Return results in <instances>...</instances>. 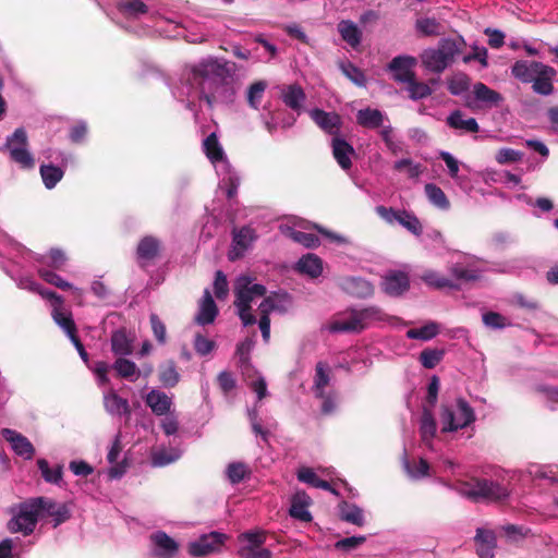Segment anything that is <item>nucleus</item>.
Masks as SVG:
<instances>
[{
    "label": "nucleus",
    "mask_w": 558,
    "mask_h": 558,
    "mask_svg": "<svg viewBox=\"0 0 558 558\" xmlns=\"http://www.w3.org/2000/svg\"><path fill=\"white\" fill-rule=\"evenodd\" d=\"M385 121H388V117L378 109L365 108L361 109L356 113V122L359 125L367 129L384 128Z\"/></svg>",
    "instance_id": "7c9ffc66"
},
{
    "label": "nucleus",
    "mask_w": 558,
    "mask_h": 558,
    "mask_svg": "<svg viewBox=\"0 0 558 558\" xmlns=\"http://www.w3.org/2000/svg\"><path fill=\"white\" fill-rule=\"evenodd\" d=\"M295 268L301 274L317 278L323 272V260L317 255L307 253L298 260Z\"/></svg>",
    "instance_id": "473e14b6"
},
{
    "label": "nucleus",
    "mask_w": 558,
    "mask_h": 558,
    "mask_svg": "<svg viewBox=\"0 0 558 558\" xmlns=\"http://www.w3.org/2000/svg\"><path fill=\"white\" fill-rule=\"evenodd\" d=\"M357 316L362 323L363 329L372 322H383L387 315L377 306H368L357 310Z\"/></svg>",
    "instance_id": "6e6d98bb"
},
{
    "label": "nucleus",
    "mask_w": 558,
    "mask_h": 558,
    "mask_svg": "<svg viewBox=\"0 0 558 558\" xmlns=\"http://www.w3.org/2000/svg\"><path fill=\"white\" fill-rule=\"evenodd\" d=\"M227 536L222 533L210 532L190 543L189 553L193 557H203L217 553L222 547Z\"/></svg>",
    "instance_id": "a211bd4d"
},
{
    "label": "nucleus",
    "mask_w": 558,
    "mask_h": 558,
    "mask_svg": "<svg viewBox=\"0 0 558 558\" xmlns=\"http://www.w3.org/2000/svg\"><path fill=\"white\" fill-rule=\"evenodd\" d=\"M447 124L449 128L464 133H476L480 129L474 118H465L460 110H454L448 116Z\"/></svg>",
    "instance_id": "72a5a7b5"
},
{
    "label": "nucleus",
    "mask_w": 558,
    "mask_h": 558,
    "mask_svg": "<svg viewBox=\"0 0 558 558\" xmlns=\"http://www.w3.org/2000/svg\"><path fill=\"white\" fill-rule=\"evenodd\" d=\"M408 84L409 97L413 100H418L428 97L432 94V88L425 84L416 82L412 78Z\"/></svg>",
    "instance_id": "0e129e2a"
},
{
    "label": "nucleus",
    "mask_w": 558,
    "mask_h": 558,
    "mask_svg": "<svg viewBox=\"0 0 558 558\" xmlns=\"http://www.w3.org/2000/svg\"><path fill=\"white\" fill-rule=\"evenodd\" d=\"M118 11L128 19H140L148 12V7L142 0H117Z\"/></svg>",
    "instance_id": "e433bc0d"
},
{
    "label": "nucleus",
    "mask_w": 558,
    "mask_h": 558,
    "mask_svg": "<svg viewBox=\"0 0 558 558\" xmlns=\"http://www.w3.org/2000/svg\"><path fill=\"white\" fill-rule=\"evenodd\" d=\"M267 83L265 81H257L251 84L246 90V101L252 109L258 110L260 108Z\"/></svg>",
    "instance_id": "a18cd8bd"
},
{
    "label": "nucleus",
    "mask_w": 558,
    "mask_h": 558,
    "mask_svg": "<svg viewBox=\"0 0 558 558\" xmlns=\"http://www.w3.org/2000/svg\"><path fill=\"white\" fill-rule=\"evenodd\" d=\"M312 392L320 400V410L324 414H332L339 404V393L332 383L331 369L324 363L318 362L315 367Z\"/></svg>",
    "instance_id": "423d86ee"
},
{
    "label": "nucleus",
    "mask_w": 558,
    "mask_h": 558,
    "mask_svg": "<svg viewBox=\"0 0 558 558\" xmlns=\"http://www.w3.org/2000/svg\"><path fill=\"white\" fill-rule=\"evenodd\" d=\"M403 468L409 475V477L413 480H420L428 475L429 465L426 460L418 459L410 462L405 457L402 460Z\"/></svg>",
    "instance_id": "09e8293b"
},
{
    "label": "nucleus",
    "mask_w": 558,
    "mask_h": 558,
    "mask_svg": "<svg viewBox=\"0 0 558 558\" xmlns=\"http://www.w3.org/2000/svg\"><path fill=\"white\" fill-rule=\"evenodd\" d=\"M133 339L130 338L125 330L120 329L111 336V350L117 355H129L132 353Z\"/></svg>",
    "instance_id": "37998d69"
},
{
    "label": "nucleus",
    "mask_w": 558,
    "mask_h": 558,
    "mask_svg": "<svg viewBox=\"0 0 558 558\" xmlns=\"http://www.w3.org/2000/svg\"><path fill=\"white\" fill-rule=\"evenodd\" d=\"M376 213L387 223H398L415 236H420L423 232V226L420 219L412 211L377 206Z\"/></svg>",
    "instance_id": "ddd939ff"
},
{
    "label": "nucleus",
    "mask_w": 558,
    "mask_h": 558,
    "mask_svg": "<svg viewBox=\"0 0 558 558\" xmlns=\"http://www.w3.org/2000/svg\"><path fill=\"white\" fill-rule=\"evenodd\" d=\"M235 71V64L222 58L205 57L183 70L180 85L174 96L186 101L189 109L196 99H204L209 107L227 101L231 96V86L227 80Z\"/></svg>",
    "instance_id": "f257e3e1"
},
{
    "label": "nucleus",
    "mask_w": 558,
    "mask_h": 558,
    "mask_svg": "<svg viewBox=\"0 0 558 558\" xmlns=\"http://www.w3.org/2000/svg\"><path fill=\"white\" fill-rule=\"evenodd\" d=\"M437 430L436 421L430 411L425 410L421 417L420 433L422 440L429 445Z\"/></svg>",
    "instance_id": "49530a36"
},
{
    "label": "nucleus",
    "mask_w": 558,
    "mask_h": 558,
    "mask_svg": "<svg viewBox=\"0 0 558 558\" xmlns=\"http://www.w3.org/2000/svg\"><path fill=\"white\" fill-rule=\"evenodd\" d=\"M457 489L462 496L474 500L496 501L505 499L509 495V490L504 484L487 478L476 480L474 483H461Z\"/></svg>",
    "instance_id": "9b49d317"
},
{
    "label": "nucleus",
    "mask_w": 558,
    "mask_h": 558,
    "mask_svg": "<svg viewBox=\"0 0 558 558\" xmlns=\"http://www.w3.org/2000/svg\"><path fill=\"white\" fill-rule=\"evenodd\" d=\"M234 293V304L243 325L255 324L256 318L251 313V304L255 299L263 298L266 294V288L263 284L254 283L250 277L241 276L235 281Z\"/></svg>",
    "instance_id": "6e6552de"
},
{
    "label": "nucleus",
    "mask_w": 558,
    "mask_h": 558,
    "mask_svg": "<svg viewBox=\"0 0 558 558\" xmlns=\"http://www.w3.org/2000/svg\"><path fill=\"white\" fill-rule=\"evenodd\" d=\"M104 404L106 411L113 416H121L129 413V402L121 398L114 390L110 389L104 393Z\"/></svg>",
    "instance_id": "c9c22d12"
},
{
    "label": "nucleus",
    "mask_w": 558,
    "mask_h": 558,
    "mask_svg": "<svg viewBox=\"0 0 558 558\" xmlns=\"http://www.w3.org/2000/svg\"><path fill=\"white\" fill-rule=\"evenodd\" d=\"M8 254L15 264H22L23 262L33 264L38 275L46 282L60 289L70 287V283L58 274L66 262L65 254L60 250L52 248L46 255H38L21 244L11 243Z\"/></svg>",
    "instance_id": "f03ea898"
},
{
    "label": "nucleus",
    "mask_w": 558,
    "mask_h": 558,
    "mask_svg": "<svg viewBox=\"0 0 558 558\" xmlns=\"http://www.w3.org/2000/svg\"><path fill=\"white\" fill-rule=\"evenodd\" d=\"M227 477L232 484L242 482L247 474V468L244 463L233 462L227 468Z\"/></svg>",
    "instance_id": "338daca9"
},
{
    "label": "nucleus",
    "mask_w": 558,
    "mask_h": 558,
    "mask_svg": "<svg viewBox=\"0 0 558 558\" xmlns=\"http://www.w3.org/2000/svg\"><path fill=\"white\" fill-rule=\"evenodd\" d=\"M324 329L331 333L360 332L363 330L362 323L357 316V310H350L339 313L324 326Z\"/></svg>",
    "instance_id": "f3484780"
},
{
    "label": "nucleus",
    "mask_w": 558,
    "mask_h": 558,
    "mask_svg": "<svg viewBox=\"0 0 558 558\" xmlns=\"http://www.w3.org/2000/svg\"><path fill=\"white\" fill-rule=\"evenodd\" d=\"M145 402L151 412L158 416L170 413L173 404L172 397L158 389H151L146 395Z\"/></svg>",
    "instance_id": "393cba45"
},
{
    "label": "nucleus",
    "mask_w": 558,
    "mask_h": 558,
    "mask_svg": "<svg viewBox=\"0 0 558 558\" xmlns=\"http://www.w3.org/2000/svg\"><path fill=\"white\" fill-rule=\"evenodd\" d=\"M160 243L154 236L143 238L137 245V258L141 265H145L147 262L153 260L159 252Z\"/></svg>",
    "instance_id": "f704fd0d"
},
{
    "label": "nucleus",
    "mask_w": 558,
    "mask_h": 558,
    "mask_svg": "<svg viewBox=\"0 0 558 558\" xmlns=\"http://www.w3.org/2000/svg\"><path fill=\"white\" fill-rule=\"evenodd\" d=\"M1 435L10 444L15 454L25 460H31L34 457L35 448L33 444L21 433L11 428H3Z\"/></svg>",
    "instance_id": "412c9836"
},
{
    "label": "nucleus",
    "mask_w": 558,
    "mask_h": 558,
    "mask_svg": "<svg viewBox=\"0 0 558 558\" xmlns=\"http://www.w3.org/2000/svg\"><path fill=\"white\" fill-rule=\"evenodd\" d=\"M112 367L117 371L118 375L131 381H135L140 376V371L134 362L125 359H118Z\"/></svg>",
    "instance_id": "3c124183"
},
{
    "label": "nucleus",
    "mask_w": 558,
    "mask_h": 558,
    "mask_svg": "<svg viewBox=\"0 0 558 558\" xmlns=\"http://www.w3.org/2000/svg\"><path fill=\"white\" fill-rule=\"evenodd\" d=\"M338 31L344 41L351 47H356L361 43V31L352 21H341L338 24Z\"/></svg>",
    "instance_id": "c03bdc74"
},
{
    "label": "nucleus",
    "mask_w": 558,
    "mask_h": 558,
    "mask_svg": "<svg viewBox=\"0 0 558 558\" xmlns=\"http://www.w3.org/2000/svg\"><path fill=\"white\" fill-rule=\"evenodd\" d=\"M65 506H60L52 499L34 498L21 506L19 513L9 522V529L11 532H23L28 535L34 531L39 517L53 515L58 524L65 520Z\"/></svg>",
    "instance_id": "7ed1b4c3"
},
{
    "label": "nucleus",
    "mask_w": 558,
    "mask_h": 558,
    "mask_svg": "<svg viewBox=\"0 0 558 558\" xmlns=\"http://www.w3.org/2000/svg\"><path fill=\"white\" fill-rule=\"evenodd\" d=\"M339 517L342 521L363 526L365 523L363 510L355 504L342 501L339 504Z\"/></svg>",
    "instance_id": "4c0bfd02"
},
{
    "label": "nucleus",
    "mask_w": 558,
    "mask_h": 558,
    "mask_svg": "<svg viewBox=\"0 0 558 558\" xmlns=\"http://www.w3.org/2000/svg\"><path fill=\"white\" fill-rule=\"evenodd\" d=\"M311 498L305 492H296L291 500L289 513L292 518L302 522L312 521V514L308 511Z\"/></svg>",
    "instance_id": "c756f323"
},
{
    "label": "nucleus",
    "mask_w": 558,
    "mask_h": 558,
    "mask_svg": "<svg viewBox=\"0 0 558 558\" xmlns=\"http://www.w3.org/2000/svg\"><path fill=\"white\" fill-rule=\"evenodd\" d=\"M470 80L464 74H456L448 82V90L456 96L462 95L469 89Z\"/></svg>",
    "instance_id": "69168bd1"
},
{
    "label": "nucleus",
    "mask_w": 558,
    "mask_h": 558,
    "mask_svg": "<svg viewBox=\"0 0 558 558\" xmlns=\"http://www.w3.org/2000/svg\"><path fill=\"white\" fill-rule=\"evenodd\" d=\"M182 454L179 448L158 449L153 453L151 461L155 466H165L175 462Z\"/></svg>",
    "instance_id": "603ef678"
},
{
    "label": "nucleus",
    "mask_w": 558,
    "mask_h": 558,
    "mask_svg": "<svg viewBox=\"0 0 558 558\" xmlns=\"http://www.w3.org/2000/svg\"><path fill=\"white\" fill-rule=\"evenodd\" d=\"M239 541L241 543H246L239 549V555L245 556L246 553L260 547L265 543L266 536L263 531H248L240 534Z\"/></svg>",
    "instance_id": "79ce46f5"
},
{
    "label": "nucleus",
    "mask_w": 558,
    "mask_h": 558,
    "mask_svg": "<svg viewBox=\"0 0 558 558\" xmlns=\"http://www.w3.org/2000/svg\"><path fill=\"white\" fill-rule=\"evenodd\" d=\"M425 195L428 202L440 210H448L450 208V202L446 196L445 192L434 183H427L424 186Z\"/></svg>",
    "instance_id": "ea45409f"
},
{
    "label": "nucleus",
    "mask_w": 558,
    "mask_h": 558,
    "mask_svg": "<svg viewBox=\"0 0 558 558\" xmlns=\"http://www.w3.org/2000/svg\"><path fill=\"white\" fill-rule=\"evenodd\" d=\"M311 119L327 134L339 136L342 125L341 117L337 112H327L315 108L308 112Z\"/></svg>",
    "instance_id": "6ab92c4d"
},
{
    "label": "nucleus",
    "mask_w": 558,
    "mask_h": 558,
    "mask_svg": "<svg viewBox=\"0 0 558 558\" xmlns=\"http://www.w3.org/2000/svg\"><path fill=\"white\" fill-rule=\"evenodd\" d=\"M158 377L160 384L166 388H172L180 381V373L173 361H166L158 367Z\"/></svg>",
    "instance_id": "58836bf2"
},
{
    "label": "nucleus",
    "mask_w": 558,
    "mask_h": 558,
    "mask_svg": "<svg viewBox=\"0 0 558 558\" xmlns=\"http://www.w3.org/2000/svg\"><path fill=\"white\" fill-rule=\"evenodd\" d=\"M38 469L40 470L41 476L48 483L58 484L62 478V466L56 465L50 468L49 463L45 459L37 461Z\"/></svg>",
    "instance_id": "5fc2aeb1"
},
{
    "label": "nucleus",
    "mask_w": 558,
    "mask_h": 558,
    "mask_svg": "<svg viewBox=\"0 0 558 558\" xmlns=\"http://www.w3.org/2000/svg\"><path fill=\"white\" fill-rule=\"evenodd\" d=\"M416 31L424 36L440 34V24L432 17H421L415 23Z\"/></svg>",
    "instance_id": "680f3d73"
},
{
    "label": "nucleus",
    "mask_w": 558,
    "mask_h": 558,
    "mask_svg": "<svg viewBox=\"0 0 558 558\" xmlns=\"http://www.w3.org/2000/svg\"><path fill=\"white\" fill-rule=\"evenodd\" d=\"M332 155L338 165L343 170H349L352 166V157L355 154L354 148L340 135L331 138Z\"/></svg>",
    "instance_id": "b1692460"
},
{
    "label": "nucleus",
    "mask_w": 558,
    "mask_h": 558,
    "mask_svg": "<svg viewBox=\"0 0 558 558\" xmlns=\"http://www.w3.org/2000/svg\"><path fill=\"white\" fill-rule=\"evenodd\" d=\"M15 281L19 288L37 293L50 301L51 315L54 323L63 330L66 337H70V313L63 300L53 292L41 288L39 283L29 277H21L15 279Z\"/></svg>",
    "instance_id": "9d476101"
},
{
    "label": "nucleus",
    "mask_w": 558,
    "mask_h": 558,
    "mask_svg": "<svg viewBox=\"0 0 558 558\" xmlns=\"http://www.w3.org/2000/svg\"><path fill=\"white\" fill-rule=\"evenodd\" d=\"M256 235L252 228L244 227L233 232L232 250L229 252V258L234 260L243 255L255 240Z\"/></svg>",
    "instance_id": "a878e982"
},
{
    "label": "nucleus",
    "mask_w": 558,
    "mask_h": 558,
    "mask_svg": "<svg viewBox=\"0 0 558 558\" xmlns=\"http://www.w3.org/2000/svg\"><path fill=\"white\" fill-rule=\"evenodd\" d=\"M439 157L446 163L448 173L451 179L458 177V172L460 171L461 166L462 168L468 169V166L462 165L453 155L448 151H440Z\"/></svg>",
    "instance_id": "774afa93"
},
{
    "label": "nucleus",
    "mask_w": 558,
    "mask_h": 558,
    "mask_svg": "<svg viewBox=\"0 0 558 558\" xmlns=\"http://www.w3.org/2000/svg\"><path fill=\"white\" fill-rule=\"evenodd\" d=\"M409 288V276L400 270H389L381 279V289L390 296H399L408 291Z\"/></svg>",
    "instance_id": "aec40b11"
},
{
    "label": "nucleus",
    "mask_w": 558,
    "mask_h": 558,
    "mask_svg": "<svg viewBox=\"0 0 558 558\" xmlns=\"http://www.w3.org/2000/svg\"><path fill=\"white\" fill-rule=\"evenodd\" d=\"M463 39L442 38L437 48L425 49L421 54L423 65L433 73L444 72L461 52Z\"/></svg>",
    "instance_id": "0eeeda50"
},
{
    "label": "nucleus",
    "mask_w": 558,
    "mask_h": 558,
    "mask_svg": "<svg viewBox=\"0 0 558 558\" xmlns=\"http://www.w3.org/2000/svg\"><path fill=\"white\" fill-rule=\"evenodd\" d=\"M218 315V308L208 289L204 291L203 298L198 304V312L195 316V322L201 325H209L214 323Z\"/></svg>",
    "instance_id": "c85d7f7f"
},
{
    "label": "nucleus",
    "mask_w": 558,
    "mask_h": 558,
    "mask_svg": "<svg viewBox=\"0 0 558 558\" xmlns=\"http://www.w3.org/2000/svg\"><path fill=\"white\" fill-rule=\"evenodd\" d=\"M289 301L287 294H272L263 300L258 306L260 313L259 329L262 331L263 340L267 343L270 338V319L269 314L272 312H282L286 308V303Z\"/></svg>",
    "instance_id": "dca6fc26"
},
{
    "label": "nucleus",
    "mask_w": 558,
    "mask_h": 558,
    "mask_svg": "<svg viewBox=\"0 0 558 558\" xmlns=\"http://www.w3.org/2000/svg\"><path fill=\"white\" fill-rule=\"evenodd\" d=\"M339 68L341 72L355 85L357 86H364L366 83L364 73L355 66L353 63L347 61V62H340Z\"/></svg>",
    "instance_id": "4d7b16f0"
},
{
    "label": "nucleus",
    "mask_w": 558,
    "mask_h": 558,
    "mask_svg": "<svg viewBox=\"0 0 558 558\" xmlns=\"http://www.w3.org/2000/svg\"><path fill=\"white\" fill-rule=\"evenodd\" d=\"M444 355V350L425 349L421 352L418 360L425 368L432 369L442 360Z\"/></svg>",
    "instance_id": "13d9d810"
},
{
    "label": "nucleus",
    "mask_w": 558,
    "mask_h": 558,
    "mask_svg": "<svg viewBox=\"0 0 558 558\" xmlns=\"http://www.w3.org/2000/svg\"><path fill=\"white\" fill-rule=\"evenodd\" d=\"M203 150L210 160L220 178V187L226 189L228 198H232L236 194L240 179L238 174L231 170L230 163L226 157L216 133L209 134L203 141Z\"/></svg>",
    "instance_id": "39448f33"
},
{
    "label": "nucleus",
    "mask_w": 558,
    "mask_h": 558,
    "mask_svg": "<svg viewBox=\"0 0 558 558\" xmlns=\"http://www.w3.org/2000/svg\"><path fill=\"white\" fill-rule=\"evenodd\" d=\"M379 134L388 150L393 155H397L402 150L401 142L395 137L393 129L390 124L384 125Z\"/></svg>",
    "instance_id": "e2e57ef3"
},
{
    "label": "nucleus",
    "mask_w": 558,
    "mask_h": 558,
    "mask_svg": "<svg viewBox=\"0 0 558 558\" xmlns=\"http://www.w3.org/2000/svg\"><path fill=\"white\" fill-rule=\"evenodd\" d=\"M448 270L456 280L471 282L480 280L485 268L480 265L476 257L463 255L461 259L451 263Z\"/></svg>",
    "instance_id": "2eb2a0df"
},
{
    "label": "nucleus",
    "mask_w": 558,
    "mask_h": 558,
    "mask_svg": "<svg viewBox=\"0 0 558 558\" xmlns=\"http://www.w3.org/2000/svg\"><path fill=\"white\" fill-rule=\"evenodd\" d=\"M422 280L428 284L429 287L436 289H457L458 284H456L451 279L445 277L444 275L435 271V270H426L422 275Z\"/></svg>",
    "instance_id": "de8ad7c7"
},
{
    "label": "nucleus",
    "mask_w": 558,
    "mask_h": 558,
    "mask_svg": "<svg viewBox=\"0 0 558 558\" xmlns=\"http://www.w3.org/2000/svg\"><path fill=\"white\" fill-rule=\"evenodd\" d=\"M283 104L300 113L306 100V95L299 84L281 85L278 87Z\"/></svg>",
    "instance_id": "5701e85b"
},
{
    "label": "nucleus",
    "mask_w": 558,
    "mask_h": 558,
    "mask_svg": "<svg viewBox=\"0 0 558 558\" xmlns=\"http://www.w3.org/2000/svg\"><path fill=\"white\" fill-rule=\"evenodd\" d=\"M148 548L150 558H175L180 550V544L166 532L158 530L149 535Z\"/></svg>",
    "instance_id": "4468645a"
},
{
    "label": "nucleus",
    "mask_w": 558,
    "mask_h": 558,
    "mask_svg": "<svg viewBox=\"0 0 558 558\" xmlns=\"http://www.w3.org/2000/svg\"><path fill=\"white\" fill-rule=\"evenodd\" d=\"M40 174L47 189H52L61 180L63 172L54 166H41Z\"/></svg>",
    "instance_id": "052dcab7"
},
{
    "label": "nucleus",
    "mask_w": 558,
    "mask_h": 558,
    "mask_svg": "<svg viewBox=\"0 0 558 558\" xmlns=\"http://www.w3.org/2000/svg\"><path fill=\"white\" fill-rule=\"evenodd\" d=\"M476 553L480 558H494L496 548V535L492 530L478 527L474 537Z\"/></svg>",
    "instance_id": "bb28decb"
},
{
    "label": "nucleus",
    "mask_w": 558,
    "mask_h": 558,
    "mask_svg": "<svg viewBox=\"0 0 558 558\" xmlns=\"http://www.w3.org/2000/svg\"><path fill=\"white\" fill-rule=\"evenodd\" d=\"M511 74L522 83H532L536 94L548 96L554 92L553 81L557 72L543 62L518 60L511 66Z\"/></svg>",
    "instance_id": "20e7f679"
},
{
    "label": "nucleus",
    "mask_w": 558,
    "mask_h": 558,
    "mask_svg": "<svg viewBox=\"0 0 558 558\" xmlns=\"http://www.w3.org/2000/svg\"><path fill=\"white\" fill-rule=\"evenodd\" d=\"M393 169L397 171H405L411 179H417L423 170L420 163H415L410 158H402L393 163Z\"/></svg>",
    "instance_id": "bf43d9fd"
},
{
    "label": "nucleus",
    "mask_w": 558,
    "mask_h": 558,
    "mask_svg": "<svg viewBox=\"0 0 558 558\" xmlns=\"http://www.w3.org/2000/svg\"><path fill=\"white\" fill-rule=\"evenodd\" d=\"M27 145V134L24 128H17L12 135L7 137L4 144L11 160L24 169H31L35 166V159L29 153Z\"/></svg>",
    "instance_id": "f8f14e48"
},
{
    "label": "nucleus",
    "mask_w": 558,
    "mask_h": 558,
    "mask_svg": "<svg viewBox=\"0 0 558 558\" xmlns=\"http://www.w3.org/2000/svg\"><path fill=\"white\" fill-rule=\"evenodd\" d=\"M439 420L442 433L457 432L475 421V412L464 399L459 398L441 405Z\"/></svg>",
    "instance_id": "1a4fd4ad"
},
{
    "label": "nucleus",
    "mask_w": 558,
    "mask_h": 558,
    "mask_svg": "<svg viewBox=\"0 0 558 558\" xmlns=\"http://www.w3.org/2000/svg\"><path fill=\"white\" fill-rule=\"evenodd\" d=\"M121 451V439L120 434H118L107 456L108 462L112 465L108 471V475L111 480L120 478L125 473L126 465L118 462Z\"/></svg>",
    "instance_id": "2f4dec72"
},
{
    "label": "nucleus",
    "mask_w": 558,
    "mask_h": 558,
    "mask_svg": "<svg viewBox=\"0 0 558 558\" xmlns=\"http://www.w3.org/2000/svg\"><path fill=\"white\" fill-rule=\"evenodd\" d=\"M473 93L478 101L485 102L487 105H497L502 100V97L499 93L493 90L483 83L474 84Z\"/></svg>",
    "instance_id": "8fccbe9b"
},
{
    "label": "nucleus",
    "mask_w": 558,
    "mask_h": 558,
    "mask_svg": "<svg viewBox=\"0 0 558 558\" xmlns=\"http://www.w3.org/2000/svg\"><path fill=\"white\" fill-rule=\"evenodd\" d=\"M440 331L438 323L429 320L418 328H412L407 331V338L413 340L429 341L434 339Z\"/></svg>",
    "instance_id": "a19ab883"
},
{
    "label": "nucleus",
    "mask_w": 558,
    "mask_h": 558,
    "mask_svg": "<svg viewBox=\"0 0 558 558\" xmlns=\"http://www.w3.org/2000/svg\"><path fill=\"white\" fill-rule=\"evenodd\" d=\"M416 65V59L411 56L395 57L389 63V70L393 78L400 83H409L414 78L413 68Z\"/></svg>",
    "instance_id": "4be33fe9"
},
{
    "label": "nucleus",
    "mask_w": 558,
    "mask_h": 558,
    "mask_svg": "<svg viewBox=\"0 0 558 558\" xmlns=\"http://www.w3.org/2000/svg\"><path fill=\"white\" fill-rule=\"evenodd\" d=\"M283 233L305 247H316L319 244V239L312 233H305L289 227L283 230Z\"/></svg>",
    "instance_id": "864d4df0"
},
{
    "label": "nucleus",
    "mask_w": 558,
    "mask_h": 558,
    "mask_svg": "<svg viewBox=\"0 0 558 558\" xmlns=\"http://www.w3.org/2000/svg\"><path fill=\"white\" fill-rule=\"evenodd\" d=\"M340 287L347 293L361 299L368 298L374 293V286L360 277L343 278Z\"/></svg>",
    "instance_id": "cd10ccee"
}]
</instances>
